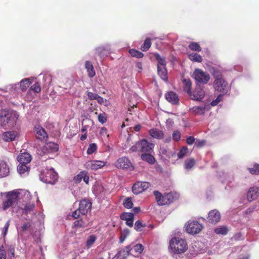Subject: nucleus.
<instances>
[{
    "mask_svg": "<svg viewBox=\"0 0 259 259\" xmlns=\"http://www.w3.org/2000/svg\"><path fill=\"white\" fill-rule=\"evenodd\" d=\"M31 199L29 191L23 189H16L0 193V209L6 210L12 208L13 212L19 215L30 214L34 208L33 204L27 203Z\"/></svg>",
    "mask_w": 259,
    "mask_h": 259,
    "instance_id": "nucleus-1",
    "label": "nucleus"
},
{
    "mask_svg": "<svg viewBox=\"0 0 259 259\" xmlns=\"http://www.w3.org/2000/svg\"><path fill=\"white\" fill-rule=\"evenodd\" d=\"M19 114L15 111H8L5 110H0V125L5 126L9 124L13 126L16 123Z\"/></svg>",
    "mask_w": 259,
    "mask_h": 259,
    "instance_id": "nucleus-2",
    "label": "nucleus"
},
{
    "mask_svg": "<svg viewBox=\"0 0 259 259\" xmlns=\"http://www.w3.org/2000/svg\"><path fill=\"white\" fill-rule=\"evenodd\" d=\"M154 145L149 142L146 139H142L137 142L135 145L132 146L128 150L130 153L140 152L142 153H150L153 151Z\"/></svg>",
    "mask_w": 259,
    "mask_h": 259,
    "instance_id": "nucleus-3",
    "label": "nucleus"
},
{
    "mask_svg": "<svg viewBox=\"0 0 259 259\" xmlns=\"http://www.w3.org/2000/svg\"><path fill=\"white\" fill-rule=\"evenodd\" d=\"M169 246L175 253L180 254L185 252L188 249L185 240L179 237H173L169 241Z\"/></svg>",
    "mask_w": 259,
    "mask_h": 259,
    "instance_id": "nucleus-4",
    "label": "nucleus"
},
{
    "mask_svg": "<svg viewBox=\"0 0 259 259\" xmlns=\"http://www.w3.org/2000/svg\"><path fill=\"white\" fill-rule=\"evenodd\" d=\"M58 174L53 168L42 169L39 175L41 181L47 184L54 185L58 180Z\"/></svg>",
    "mask_w": 259,
    "mask_h": 259,
    "instance_id": "nucleus-5",
    "label": "nucleus"
},
{
    "mask_svg": "<svg viewBox=\"0 0 259 259\" xmlns=\"http://www.w3.org/2000/svg\"><path fill=\"white\" fill-rule=\"evenodd\" d=\"M153 193L158 204L159 205L169 204L177 197L176 194L173 193H165L164 195H162L159 192L155 191Z\"/></svg>",
    "mask_w": 259,
    "mask_h": 259,
    "instance_id": "nucleus-6",
    "label": "nucleus"
},
{
    "mask_svg": "<svg viewBox=\"0 0 259 259\" xmlns=\"http://www.w3.org/2000/svg\"><path fill=\"white\" fill-rule=\"evenodd\" d=\"M192 77L195 79L197 84H206L210 79V75L207 72L198 68L194 70Z\"/></svg>",
    "mask_w": 259,
    "mask_h": 259,
    "instance_id": "nucleus-7",
    "label": "nucleus"
},
{
    "mask_svg": "<svg viewBox=\"0 0 259 259\" xmlns=\"http://www.w3.org/2000/svg\"><path fill=\"white\" fill-rule=\"evenodd\" d=\"M203 228V225L196 221H189L186 226L187 233L191 234H196L200 232Z\"/></svg>",
    "mask_w": 259,
    "mask_h": 259,
    "instance_id": "nucleus-8",
    "label": "nucleus"
},
{
    "mask_svg": "<svg viewBox=\"0 0 259 259\" xmlns=\"http://www.w3.org/2000/svg\"><path fill=\"white\" fill-rule=\"evenodd\" d=\"M213 87L215 91L222 93L223 95L226 94L229 90L228 83L224 78L215 79Z\"/></svg>",
    "mask_w": 259,
    "mask_h": 259,
    "instance_id": "nucleus-9",
    "label": "nucleus"
},
{
    "mask_svg": "<svg viewBox=\"0 0 259 259\" xmlns=\"http://www.w3.org/2000/svg\"><path fill=\"white\" fill-rule=\"evenodd\" d=\"M191 99L200 101L205 96V92L203 88L199 84H197L194 90L189 94Z\"/></svg>",
    "mask_w": 259,
    "mask_h": 259,
    "instance_id": "nucleus-10",
    "label": "nucleus"
},
{
    "mask_svg": "<svg viewBox=\"0 0 259 259\" xmlns=\"http://www.w3.org/2000/svg\"><path fill=\"white\" fill-rule=\"evenodd\" d=\"M115 166L117 168L128 169L130 170L134 168L131 161L126 157H122L118 159L115 162Z\"/></svg>",
    "mask_w": 259,
    "mask_h": 259,
    "instance_id": "nucleus-11",
    "label": "nucleus"
},
{
    "mask_svg": "<svg viewBox=\"0 0 259 259\" xmlns=\"http://www.w3.org/2000/svg\"><path fill=\"white\" fill-rule=\"evenodd\" d=\"M150 186V183L147 182H138L133 186L132 191L137 195L147 189Z\"/></svg>",
    "mask_w": 259,
    "mask_h": 259,
    "instance_id": "nucleus-12",
    "label": "nucleus"
},
{
    "mask_svg": "<svg viewBox=\"0 0 259 259\" xmlns=\"http://www.w3.org/2000/svg\"><path fill=\"white\" fill-rule=\"evenodd\" d=\"M106 162L99 160H90L87 162L85 164V167L89 170H96L102 168L105 165Z\"/></svg>",
    "mask_w": 259,
    "mask_h": 259,
    "instance_id": "nucleus-13",
    "label": "nucleus"
},
{
    "mask_svg": "<svg viewBox=\"0 0 259 259\" xmlns=\"http://www.w3.org/2000/svg\"><path fill=\"white\" fill-rule=\"evenodd\" d=\"M221 218L220 212L217 209H213L208 212L207 219L208 223L215 224L220 221Z\"/></svg>",
    "mask_w": 259,
    "mask_h": 259,
    "instance_id": "nucleus-14",
    "label": "nucleus"
},
{
    "mask_svg": "<svg viewBox=\"0 0 259 259\" xmlns=\"http://www.w3.org/2000/svg\"><path fill=\"white\" fill-rule=\"evenodd\" d=\"M92 208V203L89 200L83 199L80 201L78 209L79 212L82 215L86 214L89 211H90Z\"/></svg>",
    "mask_w": 259,
    "mask_h": 259,
    "instance_id": "nucleus-15",
    "label": "nucleus"
},
{
    "mask_svg": "<svg viewBox=\"0 0 259 259\" xmlns=\"http://www.w3.org/2000/svg\"><path fill=\"white\" fill-rule=\"evenodd\" d=\"M59 149L58 145L52 142H49L45 144L43 146L42 150L44 153H50L57 152Z\"/></svg>",
    "mask_w": 259,
    "mask_h": 259,
    "instance_id": "nucleus-16",
    "label": "nucleus"
},
{
    "mask_svg": "<svg viewBox=\"0 0 259 259\" xmlns=\"http://www.w3.org/2000/svg\"><path fill=\"white\" fill-rule=\"evenodd\" d=\"M110 51V46L107 45L97 48L95 50V54L100 58H102L109 54Z\"/></svg>",
    "mask_w": 259,
    "mask_h": 259,
    "instance_id": "nucleus-17",
    "label": "nucleus"
},
{
    "mask_svg": "<svg viewBox=\"0 0 259 259\" xmlns=\"http://www.w3.org/2000/svg\"><path fill=\"white\" fill-rule=\"evenodd\" d=\"M259 196V188L253 187L249 189L247 195V200L251 202Z\"/></svg>",
    "mask_w": 259,
    "mask_h": 259,
    "instance_id": "nucleus-18",
    "label": "nucleus"
},
{
    "mask_svg": "<svg viewBox=\"0 0 259 259\" xmlns=\"http://www.w3.org/2000/svg\"><path fill=\"white\" fill-rule=\"evenodd\" d=\"M35 137L40 141H45L48 138V134L45 130L41 126H37L35 128Z\"/></svg>",
    "mask_w": 259,
    "mask_h": 259,
    "instance_id": "nucleus-19",
    "label": "nucleus"
},
{
    "mask_svg": "<svg viewBox=\"0 0 259 259\" xmlns=\"http://www.w3.org/2000/svg\"><path fill=\"white\" fill-rule=\"evenodd\" d=\"M10 168L8 163L3 160H0V178L9 175Z\"/></svg>",
    "mask_w": 259,
    "mask_h": 259,
    "instance_id": "nucleus-20",
    "label": "nucleus"
},
{
    "mask_svg": "<svg viewBox=\"0 0 259 259\" xmlns=\"http://www.w3.org/2000/svg\"><path fill=\"white\" fill-rule=\"evenodd\" d=\"M131 250V246H126L125 248L119 250L117 253L114 256V258H116L117 259H125L129 255Z\"/></svg>",
    "mask_w": 259,
    "mask_h": 259,
    "instance_id": "nucleus-21",
    "label": "nucleus"
},
{
    "mask_svg": "<svg viewBox=\"0 0 259 259\" xmlns=\"http://www.w3.org/2000/svg\"><path fill=\"white\" fill-rule=\"evenodd\" d=\"M17 160L20 163L28 164L31 160V155L27 152H24L19 155Z\"/></svg>",
    "mask_w": 259,
    "mask_h": 259,
    "instance_id": "nucleus-22",
    "label": "nucleus"
},
{
    "mask_svg": "<svg viewBox=\"0 0 259 259\" xmlns=\"http://www.w3.org/2000/svg\"><path fill=\"white\" fill-rule=\"evenodd\" d=\"M166 100L172 104H177L179 103V98L177 95L173 92H169L165 94Z\"/></svg>",
    "mask_w": 259,
    "mask_h": 259,
    "instance_id": "nucleus-23",
    "label": "nucleus"
},
{
    "mask_svg": "<svg viewBox=\"0 0 259 259\" xmlns=\"http://www.w3.org/2000/svg\"><path fill=\"white\" fill-rule=\"evenodd\" d=\"M20 90L19 84H11L7 85L5 89H0V95L3 92H13L16 93L19 92Z\"/></svg>",
    "mask_w": 259,
    "mask_h": 259,
    "instance_id": "nucleus-24",
    "label": "nucleus"
},
{
    "mask_svg": "<svg viewBox=\"0 0 259 259\" xmlns=\"http://www.w3.org/2000/svg\"><path fill=\"white\" fill-rule=\"evenodd\" d=\"M149 135L154 138L157 139H162L164 137V134L162 131L157 128H152L149 131Z\"/></svg>",
    "mask_w": 259,
    "mask_h": 259,
    "instance_id": "nucleus-25",
    "label": "nucleus"
},
{
    "mask_svg": "<svg viewBox=\"0 0 259 259\" xmlns=\"http://www.w3.org/2000/svg\"><path fill=\"white\" fill-rule=\"evenodd\" d=\"M158 74L160 77L165 81H167L168 76L166 66L157 67Z\"/></svg>",
    "mask_w": 259,
    "mask_h": 259,
    "instance_id": "nucleus-26",
    "label": "nucleus"
},
{
    "mask_svg": "<svg viewBox=\"0 0 259 259\" xmlns=\"http://www.w3.org/2000/svg\"><path fill=\"white\" fill-rule=\"evenodd\" d=\"M206 105L199 106H194L190 108V110L195 114L203 115L205 111Z\"/></svg>",
    "mask_w": 259,
    "mask_h": 259,
    "instance_id": "nucleus-27",
    "label": "nucleus"
},
{
    "mask_svg": "<svg viewBox=\"0 0 259 259\" xmlns=\"http://www.w3.org/2000/svg\"><path fill=\"white\" fill-rule=\"evenodd\" d=\"M17 136V133L15 131L6 132L3 135V139L5 141H12L15 139Z\"/></svg>",
    "mask_w": 259,
    "mask_h": 259,
    "instance_id": "nucleus-28",
    "label": "nucleus"
},
{
    "mask_svg": "<svg viewBox=\"0 0 259 259\" xmlns=\"http://www.w3.org/2000/svg\"><path fill=\"white\" fill-rule=\"evenodd\" d=\"M85 68L87 70L89 77H93L95 75V71L91 62L87 61L85 63Z\"/></svg>",
    "mask_w": 259,
    "mask_h": 259,
    "instance_id": "nucleus-29",
    "label": "nucleus"
},
{
    "mask_svg": "<svg viewBox=\"0 0 259 259\" xmlns=\"http://www.w3.org/2000/svg\"><path fill=\"white\" fill-rule=\"evenodd\" d=\"M141 159L150 164H154L155 162L154 157L149 153H143L141 155Z\"/></svg>",
    "mask_w": 259,
    "mask_h": 259,
    "instance_id": "nucleus-30",
    "label": "nucleus"
},
{
    "mask_svg": "<svg viewBox=\"0 0 259 259\" xmlns=\"http://www.w3.org/2000/svg\"><path fill=\"white\" fill-rule=\"evenodd\" d=\"M30 167L27 165L26 164L20 163L17 166V171L20 175L28 174Z\"/></svg>",
    "mask_w": 259,
    "mask_h": 259,
    "instance_id": "nucleus-31",
    "label": "nucleus"
},
{
    "mask_svg": "<svg viewBox=\"0 0 259 259\" xmlns=\"http://www.w3.org/2000/svg\"><path fill=\"white\" fill-rule=\"evenodd\" d=\"M31 83V82L29 78H24L20 82L19 88L22 92L25 91Z\"/></svg>",
    "mask_w": 259,
    "mask_h": 259,
    "instance_id": "nucleus-32",
    "label": "nucleus"
},
{
    "mask_svg": "<svg viewBox=\"0 0 259 259\" xmlns=\"http://www.w3.org/2000/svg\"><path fill=\"white\" fill-rule=\"evenodd\" d=\"M154 56L158 62L157 63V67H164L166 65V62L165 61V58L161 57L158 53H155Z\"/></svg>",
    "mask_w": 259,
    "mask_h": 259,
    "instance_id": "nucleus-33",
    "label": "nucleus"
},
{
    "mask_svg": "<svg viewBox=\"0 0 259 259\" xmlns=\"http://www.w3.org/2000/svg\"><path fill=\"white\" fill-rule=\"evenodd\" d=\"M196 161L193 158H190L188 159H187L184 163V168L187 170H190L192 169L193 167L195 164Z\"/></svg>",
    "mask_w": 259,
    "mask_h": 259,
    "instance_id": "nucleus-34",
    "label": "nucleus"
},
{
    "mask_svg": "<svg viewBox=\"0 0 259 259\" xmlns=\"http://www.w3.org/2000/svg\"><path fill=\"white\" fill-rule=\"evenodd\" d=\"M228 228L225 226H221L216 228L214 232L215 234L218 235H225L228 232Z\"/></svg>",
    "mask_w": 259,
    "mask_h": 259,
    "instance_id": "nucleus-35",
    "label": "nucleus"
},
{
    "mask_svg": "<svg viewBox=\"0 0 259 259\" xmlns=\"http://www.w3.org/2000/svg\"><path fill=\"white\" fill-rule=\"evenodd\" d=\"M184 90L189 95L191 92L192 82L190 79H184Z\"/></svg>",
    "mask_w": 259,
    "mask_h": 259,
    "instance_id": "nucleus-36",
    "label": "nucleus"
},
{
    "mask_svg": "<svg viewBox=\"0 0 259 259\" xmlns=\"http://www.w3.org/2000/svg\"><path fill=\"white\" fill-rule=\"evenodd\" d=\"M188 58L191 61L195 62L200 63L202 60L201 56L196 53L190 54Z\"/></svg>",
    "mask_w": 259,
    "mask_h": 259,
    "instance_id": "nucleus-37",
    "label": "nucleus"
},
{
    "mask_svg": "<svg viewBox=\"0 0 259 259\" xmlns=\"http://www.w3.org/2000/svg\"><path fill=\"white\" fill-rule=\"evenodd\" d=\"M151 46V39L149 38H147L143 44L141 46V50L143 51H147L149 50Z\"/></svg>",
    "mask_w": 259,
    "mask_h": 259,
    "instance_id": "nucleus-38",
    "label": "nucleus"
},
{
    "mask_svg": "<svg viewBox=\"0 0 259 259\" xmlns=\"http://www.w3.org/2000/svg\"><path fill=\"white\" fill-rule=\"evenodd\" d=\"M129 53L132 57L137 58H141L144 56V54L142 52L135 49L130 50Z\"/></svg>",
    "mask_w": 259,
    "mask_h": 259,
    "instance_id": "nucleus-39",
    "label": "nucleus"
},
{
    "mask_svg": "<svg viewBox=\"0 0 259 259\" xmlns=\"http://www.w3.org/2000/svg\"><path fill=\"white\" fill-rule=\"evenodd\" d=\"M85 122H88L89 123H92V120L89 118H86L85 119H83L82 121V127L81 131L82 133H87V131L88 128L89 127V125L84 124Z\"/></svg>",
    "mask_w": 259,
    "mask_h": 259,
    "instance_id": "nucleus-40",
    "label": "nucleus"
},
{
    "mask_svg": "<svg viewBox=\"0 0 259 259\" xmlns=\"http://www.w3.org/2000/svg\"><path fill=\"white\" fill-rule=\"evenodd\" d=\"M189 48L192 51H196L199 52L201 51V47L199 45L195 42H192L189 45Z\"/></svg>",
    "mask_w": 259,
    "mask_h": 259,
    "instance_id": "nucleus-41",
    "label": "nucleus"
},
{
    "mask_svg": "<svg viewBox=\"0 0 259 259\" xmlns=\"http://www.w3.org/2000/svg\"><path fill=\"white\" fill-rule=\"evenodd\" d=\"M123 205L126 208H131L133 206V203L132 198L131 197H127L125 198L123 202Z\"/></svg>",
    "mask_w": 259,
    "mask_h": 259,
    "instance_id": "nucleus-42",
    "label": "nucleus"
},
{
    "mask_svg": "<svg viewBox=\"0 0 259 259\" xmlns=\"http://www.w3.org/2000/svg\"><path fill=\"white\" fill-rule=\"evenodd\" d=\"M134 214L130 212H124L122 213L120 215L121 219L125 221L131 219H134Z\"/></svg>",
    "mask_w": 259,
    "mask_h": 259,
    "instance_id": "nucleus-43",
    "label": "nucleus"
},
{
    "mask_svg": "<svg viewBox=\"0 0 259 259\" xmlns=\"http://www.w3.org/2000/svg\"><path fill=\"white\" fill-rule=\"evenodd\" d=\"M248 169L251 174L258 175H259V164L254 163L252 168H248Z\"/></svg>",
    "mask_w": 259,
    "mask_h": 259,
    "instance_id": "nucleus-44",
    "label": "nucleus"
},
{
    "mask_svg": "<svg viewBox=\"0 0 259 259\" xmlns=\"http://www.w3.org/2000/svg\"><path fill=\"white\" fill-rule=\"evenodd\" d=\"M144 247L141 244H137L135 245L131 250H133L138 254H141L143 251Z\"/></svg>",
    "mask_w": 259,
    "mask_h": 259,
    "instance_id": "nucleus-45",
    "label": "nucleus"
},
{
    "mask_svg": "<svg viewBox=\"0 0 259 259\" xmlns=\"http://www.w3.org/2000/svg\"><path fill=\"white\" fill-rule=\"evenodd\" d=\"M97 238L95 235H91L88 238L86 242V246L90 248L96 240Z\"/></svg>",
    "mask_w": 259,
    "mask_h": 259,
    "instance_id": "nucleus-46",
    "label": "nucleus"
},
{
    "mask_svg": "<svg viewBox=\"0 0 259 259\" xmlns=\"http://www.w3.org/2000/svg\"><path fill=\"white\" fill-rule=\"evenodd\" d=\"M8 256L12 258L15 256V247L13 245L7 246Z\"/></svg>",
    "mask_w": 259,
    "mask_h": 259,
    "instance_id": "nucleus-47",
    "label": "nucleus"
},
{
    "mask_svg": "<svg viewBox=\"0 0 259 259\" xmlns=\"http://www.w3.org/2000/svg\"><path fill=\"white\" fill-rule=\"evenodd\" d=\"M97 149V146L95 143L90 144L89 148L87 150V154L89 155L92 154L96 152Z\"/></svg>",
    "mask_w": 259,
    "mask_h": 259,
    "instance_id": "nucleus-48",
    "label": "nucleus"
},
{
    "mask_svg": "<svg viewBox=\"0 0 259 259\" xmlns=\"http://www.w3.org/2000/svg\"><path fill=\"white\" fill-rule=\"evenodd\" d=\"M188 153V148L186 147H183L178 153V157L179 159L184 158Z\"/></svg>",
    "mask_w": 259,
    "mask_h": 259,
    "instance_id": "nucleus-49",
    "label": "nucleus"
},
{
    "mask_svg": "<svg viewBox=\"0 0 259 259\" xmlns=\"http://www.w3.org/2000/svg\"><path fill=\"white\" fill-rule=\"evenodd\" d=\"M212 75L215 79H222V75L221 71L217 69L213 68L212 72Z\"/></svg>",
    "mask_w": 259,
    "mask_h": 259,
    "instance_id": "nucleus-50",
    "label": "nucleus"
},
{
    "mask_svg": "<svg viewBox=\"0 0 259 259\" xmlns=\"http://www.w3.org/2000/svg\"><path fill=\"white\" fill-rule=\"evenodd\" d=\"M98 118L99 121L102 124H104L107 121V117L105 113L99 114Z\"/></svg>",
    "mask_w": 259,
    "mask_h": 259,
    "instance_id": "nucleus-51",
    "label": "nucleus"
},
{
    "mask_svg": "<svg viewBox=\"0 0 259 259\" xmlns=\"http://www.w3.org/2000/svg\"><path fill=\"white\" fill-rule=\"evenodd\" d=\"M222 175H220V180L222 183H226L228 181H231L230 180H228L230 178V176L227 173L222 172Z\"/></svg>",
    "mask_w": 259,
    "mask_h": 259,
    "instance_id": "nucleus-52",
    "label": "nucleus"
},
{
    "mask_svg": "<svg viewBox=\"0 0 259 259\" xmlns=\"http://www.w3.org/2000/svg\"><path fill=\"white\" fill-rule=\"evenodd\" d=\"M30 90L35 93H39L41 90L39 83L37 82L35 83L31 86Z\"/></svg>",
    "mask_w": 259,
    "mask_h": 259,
    "instance_id": "nucleus-53",
    "label": "nucleus"
},
{
    "mask_svg": "<svg viewBox=\"0 0 259 259\" xmlns=\"http://www.w3.org/2000/svg\"><path fill=\"white\" fill-rule=\"evenodd\" d=\"M223 95H223V94L218 95L216 99L212 100L210 103L211 105L212 106H214L219 104V103L222 100Z\"/></svg>",
    "mask_w": 259,
    "mask_h": 259,
    "instance_id": "nucleus-54",
    "label": "nucleus"
},
{
    "mask_svg": "<svg viewBox=\"0 0 259 259\" xmlns=\"http://www.w3.org/2000/svg\"><path fill=\"white\" fill-rule=\"evenodd\" d=\"M10 226V222L8 221L2 229V236L5 238L7 234Z\"/></svg>",
    "mask_w": 259,
    "mask_h": 259,
    "instance_id": "nucleus-55",
    "label": "nucleus"
},
{
    "mask_svg": "<svg viewBox=\"0 0 259 259\" xmlns=\"http://www.w3.org/2000/svg\"><path fill=\"white\" fill-rule=\"evenodd\" d=\"M172 139L175 141H179L181 139V133L178 131H174L172 133Z\"/></svg>",
    "mask_w": 259,
    "mask_h": 259,
    "instance_id": "nucleus-56",
    "label": "nucleus"
},
{
    "mask_svg": "<svg viewBox=\"0 0 259 259\" xmlns=\"http://www.w3.org/2000/svg\"><path fill=\"white\" fill-rule=\"evenodd\" d=\"M0 259H6V251L3 245L0 246Z\"/></svg>",
    "mask_w": 259,
    "mask_h": 259,
    "instance_id": "nucleus-57",
    "label": "nucleus"
},
{
    "mask_svg": "<svg viewBox=\"0 0 259 259\" xmlns=\"http://www.w3.org/2000/svg\"><path fill=\"white\" fill-rule=\"evenodd\" d=\"M87 96L88 97V98L91 100H96L98 96V94L91 92H87Z\"/></svg>",
    "mask_w": 259,
    "mask_h": 259,
    "instance_id": "nucleus-58",
    "label": "nucleus"
},
{
    "mask_svg": "<svg viewBox=\"0 0 259 259\" xmlns=\"http://www.w3.org/2000/svg\"><path fill=\"white\" fill-rule=\"evenodd\" d=\"M143 226L140 221L136 222L135 224V229L137 231H141L142 229Z\"/></svg>",
    "mask_w": 259,
    "mask_h": 259,
    "instance_id": "nucleus-59",
    "label": "nucleus"
},
{
    "mask_svg": "<svg viewBox=\"0 0 259 259\" xmlns=\"http://www.w3.org/2000/svg\"><path fill=\"white\" fill-rule=\"evenodd\" d=\"M73 226L75 227H83L84 222L81 220H77L74 222Z\"/></svg>",
    "mask_w": 259,
    "mask_h": 259,
    "instance_id": "nucleus-60",
    "label": "nucleus"
},
{
    "mask_svg": "<svg viewBox=\"0 0 259 259\" xmlns=\"http://www.w3.org/2000/svg\"><path fill=\"white\" fill-rule=\"evenodd\" d=\"M84 176V172H80L78 175H77L76 177H74V181L76 182H79L82 179V177Z\"/></svg>",
    "mask_w": 259,
    "mask_h": 259,
    "instance_id": "nucleus-61",
    "label": "nucleus"
},
{
    "mask_svg": "<svg viewBox=\"0 0 259 259\" xmlns=\"http://www.w3.org/2000/svg\"><path fill=\"white\" fill-rule=\"evenodd\" d=\"M31 226V224L29 222L25 223L21 226V231L24 232L27 231Z\"/></svg>",
    "mask_w": 259,
    "mask_h": 259,
    "instance_id": "nucleus-62",
    "label": "nucleus"
},
{
    "mask_svg": "<svg viewBox=\"0 0 259 259\" xmlns=\"http://www.w3.org/2000/svg\"><path fill=\"white\" fill-rule=\"evenodd\" d=\"M128 234V232L127 230H126L125 231H124L123 233H122L121 234V235L119 238V242L120 243H122L124 241V240Z\"/></svg>",
    "mask_w": 259,
    "mask_h": 259,
    "instance_id": "nucleus-63",
    "label": "nucleus"
},
{
    "mask_svg": "<svg viewBox=\"0 0 259 259\" xmlns=\"http://www.w3.org/2000/svg\"><path fill=\"white\" fill-rule=\"evenodd\" d=\"M205 144V140H197L195 142V145L197 147H201Z\"/></svg>",
    "mask_w": 259,
    "mask_h": 259,
    "instance_id": "nucleus-64",
    "label": "nucleus"
}]
</instances>
